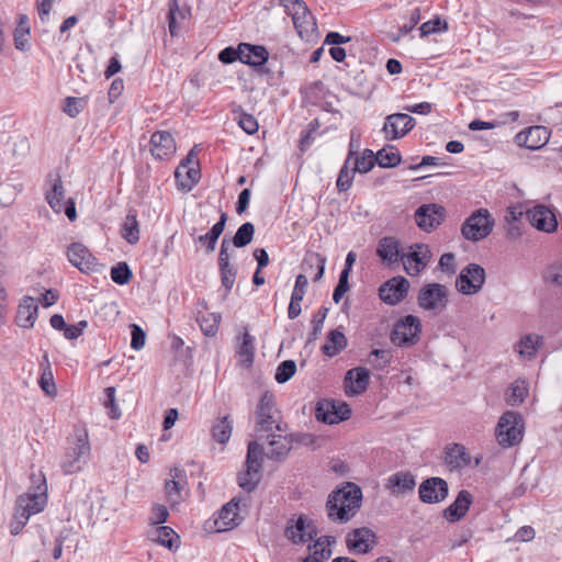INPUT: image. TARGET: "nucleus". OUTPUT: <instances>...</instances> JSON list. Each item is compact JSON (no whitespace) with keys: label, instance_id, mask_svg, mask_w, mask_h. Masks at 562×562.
Segmentation results:
<instances>
[{"label":"nucleus","instance_id":"f257e3e1","mask_svg":"<svg viewBox=\"0 0 562 562\" xmlns=\"http://www.w3.org/2000/svg\"><path fill=\"white\" fill-rule=\"evenodd\" d=\"M362 491L355 483H346L345 486L333 491L328 495L326 509L328 518L346 522L351 519L361 506Z\"/></svg>","mask_w":562,"mask_h":562},{"label":"nucleus","instance_id":"f03ea898","mask_svg":"<svg viewBox=\"0 0 562 562\" xmlns=\"http://www.w3.org/2000/svg\"><path fill=\"white\" fill-rule=\"evenodd\" d=\"M91 447L87 430L75 432V437L68 440L65 456L60 462L63 472L67 475L80 472L90 457Z\"/></svg>","mask_w":562,"mask_h":562},{"label":"nucleus","instance_id":"7ed1b4c3","mask_svg":"<svg viewBox=\"0 0 562 562\" xmlns=\"http://www.w3.org/2000/svg\"><path fill=\"white\" fill-rule=\"evenodd\" d=\"M47 503V495L41 493H27L18 497L13 519L10 522V532L13 536L20 533L32 515L41 513Z\"/></svg>","mask_w":562,"mask_h":562},{"label":"nucleus","instance_id":"20e7f679","mask_svg":"<svg viewBox=\"0 0 562 562\" xmlns=\"http://www.w3.org/2000/svg\"><path fill=\"white\" fill-rule=\"evenodd\" d=\"M524 429L522 416L517 412L507 411L498 419L495 437L499 446L504 448L514 447L521 442Z\"/></svg>","mask_w":562,"mask_h":562},{"label":"nucleus","instance_id":"39448f33","mask_svg":"<svg viewBox=\"0 0 562 562\" xmlns=\"http://www.w3.org/2000/svg\"><path fill=\"white\" fill-rule=\"evenodd\" d=\"M47 189L45 199L55 213L64 212L69 221L77 218L75 202L72 199L65 200V188L58 173H49L46 179Z\"/></svg>","mask_w":562,"mask_h":562},{"label":"nucleus","instance_id":"423d86ee","mask_svg":"<svg viewBox=\"0 0 562 562\" xmlns=\"http://www.w3.org/2000/svg\"><path fill=\"white\" fill-rule=\"evenodd\" d=\"M422 328L419 317L412 314L405 315L394 323L390 339L396 347L408 348L415 346L420 340Z\"/></svg>","mask_w":562,"mask_h":562},{"label":"nucleus","instance_id":"0eeeda50","mask_svg":"<svg viewBox=\"0 0 562 562\" xmlns=\"http://www.w3.org/2000/svg\"><path fill=\"white\" fill-rule=\"evenodd\" d=\"M256 431L257 432H272L274 429L281 431L280 412L276 405L274 395L270 392H265L256 411Z\"/></svg>","mask_w":562,"mask_h":562},{"label":"nucleus","instance_id":"6e6552de","mask_svg":"<svg viewBox=\"0 0 562 562\" xmlns=\"http://www.w3.org/2000/svg\"><path fill=\"white\" fill-rule=\"evenodd\" d=\"M262 448L257 441L248 443L246 470L238 475V485L246 492H252L259 483L261 470Z\"/></svg>","mask_w":562,"mask_h":562},{"label":"nucleus","instance_id":"1a4fd4ad","mask_svg":"<svg viewBox=\"0 0 562 562\" xmlns=\"http://www.w3.org/2000/svg\"><path fill=\"white\" fill-rule=\"evenodd\" d=\"M494 220L486 209L474 211L462 224L461 234L470 241L485 239L493 231Z\"/></svg>","mask_w":562,"mask_h":562},{"label":"nucleus","instance_id":"9d476101","mask_svg":"<svg viewBox=\"0 0 562 562\" xmlns=\"http://www.w3.org/2000/svg\"><path fill=\"white\" fill-rule=\"evenodd\" d=\"M417 304L422 310L440 314L449 304V290L440 283H427L418 292Z\"/></svg>","mask_w":562,"mask_h":562},{"label":"nucleus","instance_id":"9b49d317","mask_svg":"<svg viewBox=\"0 0 562 562\" xmlns=\"http://www.w3.org/2000/svg\"><path fill=\"white\" fill-rule=\"evenodd\" d=\"M485 282V270L480 265L469 263L456 280V288L464 295L477 293Z\"/></svg>","mask_w":562,"mask_h":562},{"label":"nucleus","instance_id":"f8f14e48","mask_svg":"<svg viewBox=\"0 0 562 562\" xmlns=\"http://www.w3.org/2000/svg\"><path fill=\"white\" fill-rule=\"evenodd\" d=\"M409 249V252L402 254L401 262L407 274L416 277L428 266L431 259V251L425 244L412 245Z\"/></svg>","mask_w":562,"mask_h":562},{"label":"nucleus","instance_id":"ddd939ff","mask_svg":"<svg viewBox=\"0 0 562 562\" xmlns=\"http://www.w3.org/2000/svg\"><path fill=\"white\" fill-rule=\"evenodd\" d=\"M350 406L345 402L323 401L315 408V417L325 424H338L350 418Z\"/></svg>","mask_w":562,"mask_h":562},{"label":"nucleus","instance_id":"4468645a","mask_svg":"<svg viewBox=\"0 0 562 562\" xmlns=\"http://www.w3.org/2000/svg\"><path fill=\"white\" fill-rule=\"evenodd\" d=\"M290 15L302 40L308 41L316 33V20L303 0H294V10Z\"/></svg>","mask_w":562,"mask_h":562},{"label":"nucleus","instance_id":"2eb2a0df","mask_svg":"<svg viewBox=\"0 0 562 562\" xmlns=\"http://www.w3.org/2000/svg\"><path fill=\"white\" fill-rule=\"evenodd\" d=\"M284 536L293 544H301L317 536V528L312 520L301 515L296 520L292 518L288 521Z\"/></svg>","mask_w":562,"mask_h":562},{"label":"nucleus","instance_id":"dca6fc26","mask_svg":"<svg viewBox=\"0 0 562 562\" xmlns=\"http://www.w3.org/2000/svg\"><path fill=\"white\" fill-rule=\"evenodd\" d=\"M416 124L413 116L407 113H393L385 117L383 132L389 140L404 137Z\"/></svg>","mask_w":562,"mask_h":562},{"label":"nucleus","instance_id":"f3484780","mask_svg":"<svg viewBox=\"0 0 562 562\" xmlns=\"http://www.w3.org/2000/svg\"><path fill=\"white\" fill-rule=\"evenodd\" d=\"M409 282L404 277H394L383 283L379 289L380 299L390 305L402 302L408 293Z\"/></svg>","mask_w":562,"mask_h":562},{"label":"nucleus","instance_id":"a211bd4d","mask_svg":"<svg viewBox=\"0 0 562 562\" xmlns=\"http://www.w3.org/2000/svg\"><path fill=\"white\" fill-rule=\"evenodd\" d=\"M443 218L445 207L436 203L423 204L415 212V222L425 232L437 228Z\"/></svg>","mask_w":562,"mask_h":562},{"label":"nucleus","instance_id":"6ab92c4d","mask_svg":"<svg viewBox=\"0 0 562 562\" xmlns=\"http://www.w3.org/2000/svg\"><path fill=\"white\" fill-rule=\"evenodd\" d=\"M418 493L423 503L437 504L447 498L448 483L441 477H429L422 482Z\"/></svg>","mask_w":562,"mask_h":562},{"label":"nucleus","instance_id":"aec40b11","mask_svg":"<svg viewBox=\"0 0 562 562\" xmlns=\"http://www.w3.org/2000/svg\"><path fill=\"white\" fill-rule=\"evenodd\" d=\"M67 257L69 261L83 273H91L99 270V263L95 257L80 243H74L68 247Z\"/></svg>","mask_w":562,"mask_h":562},{"label":"nucleus","instance_id":"412c9836","mask_svg":"<svg viewBox=\"0 0 562 562\" xmlns=\"http://www.w3.org/2000/svg\"><path fill=\"white\" fill-rule=\"evenodd\" d=\"M526 217L538 231L553 233L558 228V221L554 213L546 205L538 204L527 210Z\"/></svg>","mask_w":562,"mask_h":562},{"label":"nucleus","instance_id":"4be33fe9","mask_svg":"<svg viewBox=\"0 0 562 562\" xmlns=\"http://www.w3.org/2000/svg\"><path fill=\"white\" fill-rule=\"evenodd\" d=\"M346 544L350 552L366 554L372 550L375 544L374 532L367 528H358L348 532Z\"/></svg>","mask_w":562,"mask_h":562},{"label":"nucleus","instance_id":"5701e85b","mask_svg":"<svg viewBox=\"0 0 562 562\" xmlns=\"http://www.w3.org/2000/svg\"><path fill=\"white\" fill-rule=\"evenodd\" d=\"M549 138L550 132L547 127L535 125L519 132L516 135L515 140L519 146H525L528 149L536 150L544 146Z\"/></svg>","mask_w":562,"mask_h":562},{"label":"nucleus","instance_id":"b1692460","mask_svg":"<svg viewBox=\"0 0 562 562\" xmlns=\"http://www.w3.org/2000/svg\"><path fill=\"white\" fill-rule=\"evenodd\" d=\"M241 521L243 517L239 515V499L234 497L220 510L218 517L215 519L216 530L218 532L231 530L240 525Z\"/></svg>","mask_w":562,"mask_h":562},{"label":"nucleus","instance_id":"393cba45","mask_svg":"<svg viewBox=\"0 0 562 562\" xmlns=\"http://www.w3.org/2000/svg\"><path fill=\"white\" fill-rule=\"evenodd\" d=\"M150 151L156 159H165L176 153L173 136L167 131H157L150 137Z\"/></svg>","mask_w":562,"mask_h":562},{"label":"nucleus","instance_id":"a878e982","mask_svg":"<svg viewBox=\"0 0 562 562\" xmlns=\"http://www.w3.org/2000/svg\"><path fill=\"white\" fill-rule=\"evenodd\" d=\"M369 371L363 367H357L347 371L345 376V391L347 395H359L367 390L369 384Z\"/></svg>","mask_w":562,"mask_h":562},{"label":"nucleus","instance_id":"bb28decb","mask_svg":"<svg viewBox=\"0 0 562 562\" xmlns=\"http://www.w3.org/2000/svg\"><path fill=\"white\" fill-rule=\"evenodd\" d=\"M192 157L193 149L190 150L187 158L178 166L175 172L179 188L184 191L192 190L200 178L199 171L193 167H189V165L192 164Z\"/></svg>","mask_w":562,"mask_h":562},{"label":"nucleus","instance_id":"cd10ccee","mask_svg":"<svg viewBox=\"0 0 562 562\" xmlns=\"http://www.w3.org/2000/svg\"><path fill=\"white\" fill-rule=\"evenodd\" d=\"M472 503V494L467 490H461L454 502L443 510V517L450 522H457L467 515Z\"/></svg>","mask_w":562,"mask_h":562},{"label":"nucleus","instance_id":"c85d7f7f","mask_svg":"<svg viewBox=\"0 0 562 562\" xmlns=\"http://www.w3.org/2000/svg\"><path fill=\"white\" fill-rule=\"evenodd\" d=\"M416 485L415 476L411 472L400 471L386 480L385 488L395 496L405 495L414 491Z\"/></svg>","mask_w":562,"mask_h":562},{"label":"nucleus","instance_id":"c756f323","mask_svg":"<svg viewBox=\"0 0 562 562\" xmlns=\"http://www.w3.org/2000/svg\"><path fill=\"white\" fill-rule=\"evenodd\" d=\"M471 461L472 458L463 445L452 443L445 449V463L451 471L468 468Z\"/></svg>","mask_w":562,"mask_h":562},{"label":"nucleus","instance_id":"7c9ffc66","mask_svg":"<svg viewBox=\"0 0 562 562\" xmlns=\"http://www.w3.org/2000/svg\"><path fill=\"white\" fill-rule=\"evenodd\" d=\"M38 305L34 297L25 296L20 303L15 316L16 324L22 328L33 327L37 318Z\"/></svg>","mask_w":562,"mask_h":562},{"label":"nucleus","instance_id":"2f4dec72","mask_svg":"<svg viewBox=\"0 0 562 562\" xmlns=\"http://www.w3.org/2000/svg\"><path fill=\"white\" fill-rule=\"evenodd\" d=\"M376 255L382 261L389 265L400 262L402 254L398 240L395 237L381 238L378 244Z\"/></svg>","mask_w":562,"mask_h":562},{"label":"nucleus","instance_id":"473e14b6","mask_svg":"<svg viewBox=\"0 0 562 562\" xmlns=\"http://www.w3.org/2000/svg\"><path fill=\"white\" fill-rule=\"evenodd\" d=\"M240 61L250 66H262L269 57L268 50L263 46L251 45L248 43L239 44Z\"/></svg>","mask_w":562,"mask_h":562},{"label":"nucleus","instance_id":"72a5a7b5","mask_svg":"<svg viewBox=\"0 0 562 562\" xmlns=\"http://www.w3.org/2000/svg\"><path fill=\"white\" fill-rule=\"evenodd\" d=\"M227 222V214L223 212L217 223L204 235H200L195 241L202 244L205 247L206 252L211 254L215 250L217 240L225 229Z\"/></svg>","mask_w":562,"mask_h":562},{"label":"nucleus","instance_id":"f704fd0d","mask_svg":"<svg viewBox=\"0 0 562 562\" xmlns=\"http://www.w3.org/2000/svg\"><path fill=\"white\" fill-rule=\"evenodd\" d=\"M148 539L170 550L178 548L179 546V536L171 527L168 526L154 527L148 532Z\"/></svg>","mask_w":562,"mask_h":562},{"label":"nucleus","instance_id":"c9c22d12","mask_svg":"<svg viewBox=\"0 0 562 562\" xmlns=\"http://www.w3.org/2000/svg\"><path fill=\"white\" fill-rule=\"evenodd\" d=\"M14 46L18 50L26 52L30 49L31 26L26 14H19L16 26L13 32Z\"/></svg>","mask_w":562,"mask_h":562},{"label":"nucleus","instance_id":"e433bc0d","mask_svg":"<svg viewBox=\"0 0 562 562\" xmlns=\"http://www.w3.org/2000/svg\"><path fill=\"white\" fill-rule=\"evenodd\" d=\"M170 475L172 476V480L167 481L165 483V491L167 501L169 502L170 506L173 507L175 505L179 504L182 501L181 491L183 490V484L181 482V475L182 471L178 468H173L170 471Z\"/></svg>","mask_w":562,"mask_h":562},{"label":"nucleus","instance_id":"4c0bfd02","mask_svg":"<svg viewBox=\"0 0 562 562\" xmlns=\"http://www.w3.org/2000/svg\"><path fill=\"white\" fill-rule=\"evenodd\" d=\"M271 440L269 441V448L267 451V457L271 460H280L284 458L292 448L291 440L288 436L284 435H269Z\"/></svg>","mask_w":562,"mask_h":562},{"label":"nucleus","instance_id":"58836bf2","mask_svg":"<svg viewBox=\"0 0 562 562\" xmlns=\"http://www.w3.org/2000/svg\"><path fill=\"white\" fill-rule=\"evenodd\" d=\"M347 347V338L339 329H333L328 333L326 342L322 347L325 356L333 358Z\"/></svg>","mask_w":562,"mask_h":562},{"label":"nucleus","instance_id":"ea45409f","mask_svg":"<svg viewBox=\"0 0 562 562\" xmlns=\"http://www.w3.org/2000/svg\"><path fill=\"white\" fill-rule=\"evenodd\" d=\"M336 542L331 536L319 537L313 544L312 559L307 558L303 562H325L331 557L330 546Z\"/></svg>","mask_w":562,"mask_h":562},{"label":"nucleus","instance_id":"a19ab883","mask_svg":"<svg viewBox=\"0 0 562 562\" xmlns=\"http://www.w3.org/2000/svg\"><path fill=\"white\" fill-rule=\"evenodd\" d=\"M190 15V10L187 8L180 9L177 0H170L168 12V26L171 36H176L180 29V21H183Z\"/></svg>","mask_w":562,"mask_h":562},{"label":"nucleus","instance_id":"79ce46f5","mask_svg":"<svg viewBox=\"0 0 562 562\" xmlns=\"http://www.w3.org/2000/svg\"><path fill=\"white\" fill-rule=\"evenodd\" d=\"M122 237L131 245L139 240V227L136 212H130L122 225Z\"/></svg>","mask_w":562,"mask_h":562},{"label":"nucleus","instance_id":"37998d69","mask_svg":"<svg viewBox=\"0 0 562 562\" xmlns=\"http://www.w3.org/2000/svg\"><path fill=\"white\" fill-rule=\"evenodd\" d=\"M376 164L382 168H392L401 162V154L393 146L387 145L375 154Z\"/></svg>","mask_w":562,"mask_h":562},{"label":"nucleus","instance_id":"c03bdc74","mask_svg":"<svg viewBox=\"0 0 562 562\" xmlns=\"http://www.w3.org/2000/svg\"><path fill=\"white\" fill-rule=\"evenodd\" d=\"M7 147L13 158L21 159L26 157L29 154L30 143L24 135L15 134L9 137L7 140Z\"/></svg>","mask_w":562,"mask_h":562},{"label":"nucleus","instance_id":"a18cd8bd","mask_svg":"<svg viewBox=\"0 0 562 562\" xmlns=\"http://www.w3.org/2000/svg\"><path fill=\"white\" fill-rule=\"evenodd\" d=\"M237 352L243 358L241 363L244 367L248 368L252 364L255 356V338L248 331L243 334L241 342L238 346Z\"/></svg>","mask_w":562,"mask_h":562},{"label":"nucleus","instance_id":"49530a36","mask_svg":"<svg viewBox=\"0 0 562 562\" xmlns=\"http://www.w3.org/2000/svg\"><path fill=\"white\" fill-rule=\"evenodd\" d=\"M233 422L229 416H224L216 420L212 427V437L218 443H226L232 435Z\"/></svg>","mask_w":562,"mask_h":562},{"label":"nucleus","instance_id":"de8ad7c7","mask_svg":"<svg viewBox=\"0 0 562 562\" xmlns=\"http://www.w3.org/2000/svg\"><path fill=\"white\" fill-rule=\"evenodd\" d=\"M45 366L42 363L43 367L42 374L40 376L38 383L43 392L48 396H55L57 393L56 385L54 382V375L50 369V364L48 361L47 355L43 357Z\"/></svg>","mask_w":562,"mask_h":562},{"label":"nucleus","instance_id":"09e8293b","mask_svg":"<svg viewBox=\"0 0 562 562\" xmlns=\"http://www.w3.org/2000/svg\"><path fill=\"white\" fill-rule=\"evenodd\" d=\"M352 157H353V151L350 149L348 157H347L342 168L339 171L337 183H336L337 189L340 192H345V191L349 190L352 184L353 177L356 173V172H353V168L349 169Z\"/></svg>","mask_w":562,"mask_h":562},{"label":"nucleus","instance_id":"8fccbe9b","mask_svg":"<svg viewBox=\"0 0 562 562\" xmlns=\"http://www.w3.org/2000/svg\"><path fill=\"white\" fill-rule=\"evenodd\" d=\"M196 321L200 324V328L203 334L205 336L213 337L218 330L221 315L217 313H206L198 316Z\"/></svg>","mask_w":562,"mask_h":562},{"label":"nucleus","instance_id":"3c124183","mask_svg":"<svg viewBox=\"0 0 562 562\" xmlns=\"http://www.w3.org/2000/svg\"><path fill=\"white\" fill-rule=\"evenodd\" d=\"M254 234H255L254 224L250 222H246L238 227L235 236L229 241L233 244V246H235L237 248H243L251 243V240L254 238Z\"/></svg>","mask_w":562,"mask_h":562},{"label":"nucleus","instance_id":"603ef678","mask_svg":"<svg viewBox=\"0 0 562 562\" xmlns=\"http://www.w3.org/2000/svg\"><path fill=\"white\" fill-rule=\"evenodd\" d=\"M353 172L367 173L376 164L375 154L371 149H364L360 157H356L353 161Z\"/></svg>","mask_w":562,"mask_h":562},{"label":"nucleus","instance_id":"864d4df0","mask_svg":"<svg viewBox=\"0 0 562 562\" xmlns=\"http://www.w3.org/2000/svg\"><path fill=\"white\" fill-rule=\"evenodd\" d=\"M87 105L86 98L67 97L64 100L63 111L70 117L78 116Z\"/></svg>","mask_w":562,"mask_h":562},{"label":"nucleus","instance_id":"5fc2aeb1","mask_svg":"<svg viewBox=\"0 0 562 562\" xmlns=\"http://www.w3.org/2000/svg\"><path fill=\"white\" fill-rule=\"evenodd\" d=\"M528 395V389L524 382L513 384L506 393L508 405L516 406L524 402Z\"/></svg>","mask_w":562,"mask_h":562},{"label":"nucleus","instance_id":"6e6d98bb","mask_svg":"<svg viewBox=\"0 0 562 562\" xmlns=\"http://www.w3.org/2000/svg\"><path fill=\"white\" fill-rule=\"evenodd\" d=\"M296 372V363L293 360L282 361L276 371L274 379L278 383L283 384L288 382Z\"/></svg>","mask_w":562,"mask_h":562},{"label":"nucleus","instance_id":"4d7b16f0","mask_svg":"<svg viewBox=\"0 0 562 562\" xmlns=\"http://www.w3.org/2000/svg\"><path fill=\"white\" fill-rule=\"evenodd\" d=\"M132 276V270L126 262H119L111 269V279L120 285L128 283Z\"/></svg>","mask_w":562,"mask_h":562},{"label":"nucleus","instance_id":"13d9d810","mask_svg":"<svg viewBox=\"0 0 562 562\" xmlns=\"http://www.w3.org/2000/svg\"><path fill=\"white\" fill-rule=\"evenodd\" d=\"M220 272H221V281L222 285L229 291L234 283L236 278V269L234 266L231 265V262H218Z\"/></svg>","mask_w":562,"mask_h":562},{"label":"nucleus","instance_id":"bf43d9fd","mask_svg":"<svg viewBox=\"0 0 562 562\" xmlns=\"http://www.w3.org/2000/svg\"><path fill=\"white\" fill-rule=\"evenodd\" d=\"M540 344V338L537 336L536 340L532 336L528 335L519 341V353L529 359L533 358Z\"/></svg>","mask_w":562,"mask_h":562},{"label":"nucleus","instance_id":"052dcab7","mask_svg":"<svg viewBox=\"0 0 562 562\" xmlns=\"http://www.w3.org/2000/svg\"><path fill=\"white\" fill-rule=\"evenodd\" d=\"M328 310L326 307H322L318 310V312L315 314L314 318L312 319V331L310 333L308 341H314L318 338L319 334L322 333L323 325L325 322V318L327 316Z\"/></svg>","mask_w":562,"mask_h":562},{"label":"nucleus","instance_id":"680f3d73","mask_svg":"<svg viewBox=\"0 0 562 562\" xmlns=\"http://www.w3.org/2000/svg\"><path fill=\"white\" fill-rule=\"evenodd\" d=\"M106 402L105 407L110 409L109 416L112 419H119L121 417V411L115 403V387L110 386L105 389Z\"/></svg>","mask_w":562,"mask_h":562},{"label":"nucleus","instance_id":"e2e57ef3","mask_svg":"<svg viewBox=\"0 0 562 562\" xmlns=\"http://www.w3.org/2000/svg\"><path fill=\"white\" fill-rule=\"evenodd\" d=\"M349 291V274L347 272H340L338 284L336 285L333 300L335 303H339L342 296Z\"/></svg>","mask_w":562,"mask_h":562},{"label":"nucleus","instance_id":"0e129e2a","mask_svg":"<svg viewBox=\"0 0 562 562\" xmlns=\"http://www.w3.org/2000/svg\"><path fill=\"white\" fill-rule=\"evenodd\" d=\"M168 516L169 513L165 505L155 504L151 508L150 524L154 527L160 526L167 520Z\"/></svg>","mask_w":562,"mask_h":562},{"label":"nucleus","instance_id":"69168bd1","mask_svg":"<svg viewBox=\"0 0 562 562\" xmlns=\"http://www.w3.org/2000/svg\"><path fill=\"white\" fill-rule=\"evenodd\" d=\"M238 125L247 134L251 135L258 131V122L251 114L241 113L238 119Z\"/></svg>","mask_w":562,"mask_h":562},{"label":"nucleus","instance_id":"338daca9","mask_svg":"<svg viewBox=\"0 0 562 562\" xmlns=\"http://www.w3.org/2000/svg\"><path fill=\"white\" fill-rule=\"evenodd\" d=\"M131 334H132V340H131V347L134 350H140L145 346L146 340V334L140 328V326L136 324L131 325Z\"/></svg>","mask_w":562,"mask_h":562},{"label":"nucleus","instance_id":"774afa93","mask_svg":"<svg viewBox=\"0 0 562 562\" xmlns=\"http://www.w3.org/2000/svg\"><path fill=\"white\" fill-rule=\"evenodd\" d=\"M439 268L442 272L448 274L456 273V257L452 252L443 254L439 259Z\"/></svg>","mask_w":562,"mask_h":562}]
</instances>
